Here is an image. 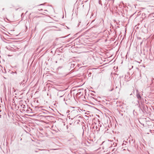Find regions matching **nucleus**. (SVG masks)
<instances>
[{
  "label": "nucleus",
  "mask_w": 154,
  "mask_h": 154,
  "mask_svg": "<svg viewBox=\"0 0 154 154\" xmlns=\"http://www.w3.org/2000/svg\"><path fill=\"white\" fill-rule=\"evenodd\" d=\"M77 112H78L76 110H73L71 112V114L72 115L74 116L73 119H75L76 120L75 123L77 124H79V122H80L81 120L82 117L80 115H78L75 116L74 115L75 114H76V113ZM72 119H73V118Z\"/></svg>",
  "instance_id": "nucleus-1"
},
{
  "label": "nucleus",
  "mask_w": 154,
  "mask_h": 154,
  "mask_svg": "<svg viewBox=\"0 0 154 154\" xmlns=\"http://www.w3.org/2000/svg\"><path fill=\"white\" fill-rule=\"evenodd\" d=\"M139 106L140 108L143 112H147L148 109V107L147 106L146 104L141 103V104H139Z\"/></svg>",
  "instance_id": "nucleus-2"
},
{
  "label": "nucleus",
  "mask_w": 154,
  "mask_h": 154,
  "mask_svg": "<svg viewBox=\"0 0 154 154\" xmlns=\"http://www.w3.org/2000/svg\"><path fill=\"white\" fill-rule=\"evenodd\" d=\"M70 140L73 145L76 144L78 142V141L77 140L76 138L74 137L72 138Z\"/></svg>",
  "instance_id": "nucleus-3"
},
{
  "label": "nucleus",
  "mask_w": 154,
  "mask_h": 154,
  "mask_svg": "<svg viewBox=\"0 0 154 154\" xmlns=\"http://www.w3.org/2000/svg\"><path fill=\"white\" fill-rule=\"evenodd\" d=\"M136 97L138 99V102L139 103V100H140L141 99V97L140 94L139 92L137 90Z\"/></svg>",
  "instance_id": "nucleus-4"
},
{
  "label": "nucleus",
  "mask_w": 154,
  "mask_h": 154,
  "mask_svg": "<svg viewBox=\"0 0 154 154\" xmlns=\"http://www.w3.org/2000/svg\"><path fill=\"white\" fill-rule=\"evenodd\" d=\"M56 63H57V61H56Z\"/></svg>",
  "instance_id": "nucleus-5"
},
{
  "label": "nucleus",
  "mask_w": 154,
  "mask_h": 154,
  "mask_svg": "<svg viewBox=\"0 0 154 154\" xmlns=\"http://www.w3.org/2000/svg\"><path fill=\"white\" fill-rule=\"evenodd\" d=\"M62 96H60V97H62Z\"/></svg>",
  "instance_id": "nucleus-6"
},
{
  "label": "nucleus",
  "mask_w": 154,
  "mask_h": 154,
  "mask_svg": "<svg viewBox=\"0 0 154 154\" xmlns=\"http://www.w3.org/2000/svg\"><path fill=\"white\" fill-rule=\"evenodd\" d=\"M117 88V86H116V88Z\"/></svg>",
  "instance_id": "nucleus-7"
}]
</instances>
